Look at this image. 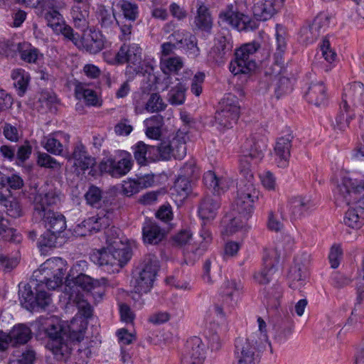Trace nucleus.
<instances>
[{"instance_id":"obj_1","label":"nucleus","mask_w":364,"mask_h":364,"mask_svg":"<svg viewBox=\"0 0 364 364\" xmlns=\"http://www.w3.org/2000/svg\"><path fill=\"white\" fill-rule=\"evenodd\" d=\"M60 201V192L55 188H50L45 193H37L33 203V220L42 222L47 230L60 235L67 227L65 218L60 213L50 209Z\"/></svg>"},{"instance_id":"obj_2","label":"nucleus","mask_w":364,"mask_h":364,"mask_svg":"<svg viewBox=\"0 0 364 364\" xmlns=\"http://www.w3.org/2000/svg\"><path fill=\"white\" fill-rule=\"evenodd\" d=\"M240 178L237 186V196L232 204V211L252 213L254 204L258 200L259 191L255 184L252 171L240 170Z\"/></svg>"},{"instance_id":"obj_3","label":"nucleus","mask_w":364,"mask_h":364,"mask_svg":"<svg viewBox=\"0 0 364 364\" xmlns=\"http://www.w3.org/2000/svg\"><path fill=\"white\" fill-rule=\"evenodd\" d=\"M65 271V262L60 257H53L42 264L34 276L38 284L54 290L62 284Z\"/></svg>"},{"instance_id":"obj_4","label":"nucleus","mask_w":364,"mask_h":364,"mask_svg":"<svg viewBox=\"0 0 364 364\" xmlns=\"http://www.w3.org/2000/svg\"><path fill=\"white\" fill-rule=\"evenodd\" d=\"M243 291V284L239 279H226L219 289L220 304H215L214 311L220 319H225L228 313L237 305Z\"/></svg>"},{"instance_id":"obj_5","label":"nucleus","mask_w":364,"mask_h":364,"mask_svg":"<svg viewBox=\"0 0 364 364\" xmlns=\"http://www.w3.org/2000/svg\"><path fill=\"white\" fill-rule=\"evenodd\" d=\"M338 203H345L357 210L364 208V181L343 177L335 191Z\"/></svg>"},{"instance_id":"obj_6","label":"nucleus","mask_w":364,"mask_h":364,"mask_svg":"<svg viewBox=\"0 0 364 364\" xmlns=\"http://www.w3.org/2000/svg\"><path fill=\"white\" fill-rule=\"evenodd\" d=\"M264 341V336L256 339V335L237 338L235 342V364H257L259 362V352L266 348L263 346Z\"/></svg>"},{"instance_id":"obj_7","label":"nucleus","mask_w":364,"mask_h":364,"mask_svg":"<svg viewBox=\"0 0 364 364\" xmlns=\"http://www.w3.org/2000/svg\"><path fill=\"white\" fill-rule=\"evenodd\" d=\"M159 269V262L155 255L145 256L137 276L132 281L134 291L138 294L150 291Z\"/></svg>"},{"instance_id":"obj_8","label":"nucleus","mask_w":364,"mask_h":364,"mask_svg":"<svg viewBox=\"0 0 364 364\" xmlns=\"http://www.w3.org/2000/svg\"><path fill=\"white\" fill-rule=\"evenodd\" d=\"M266 147L264 137L255 134L246 139L240 148L239 169L252 171V164H256L263 158Z\"/></svg>"},{"instance_id":"obj_9","label":"nucleus","mask_w":364,"mask_h":364,"mask_svg":"<svg viewBox=\"0 0 364 364\" xmlns=\"http://www.w3.org/2000/svg\"><path fill=\"white\" fill-rule=\"evenodd\" d=\"M240 107L236 96L228 93L220 100L215 114V122L218 129H230L235 124L240 116Z\"/></svg>"},{"instance_id":"obj_10","label":"nucleus","mask_w":364,"mask_h":364,"mask_svg":"<svg viewBox=\"0 0 364 364\" xmlns=\"http://www.w3.org/2000/svg\"><path fill=\"white\" fill-rule=\"evenodd\" d=\"M187 134L178 130L171 140H163L154 146V154L157 161L168 160L171 157L182 159L186 155Z\"/></svg>"},{"instance_id":"obj_11","label":"nucleus","mask_w":364,"mask_h":364,"mask_svg":"<svg viewBox=\"0 0 364 364\" xmlns=\"http://www.w3.org/2000/svg\"><path fill=\"white\" fill-rule=\"evenodd\" d=\"M259 44L255 42L246 43L237 49L235 60L230 64V71L235 75L248 74L255 70L257 64L255 55L259 48Z\"/></svg>"},{"instance_id":"obj_12","label":"nucleus","mask_w":364,"mask_h":364,"mask_svg":"<svg viewBox=\"0 0 364 364\" xmlns=\"http://www.w3.org/2000/svg\"><path fill=\"white\" fill-rule=\"evenodd\" d=\"M133 165L131 154L126 151H119L117 158L108 157L100 163V170L113 177H121L130 171Z\"/></svg>"},{"instance_id":"obj_13","label":"nucleus","mask_w":364,"mask_h":364,"mask_svg":"<svg viewBox=\"0 0 364 364\" xmlns=\"http://www.w3.org/2000/svg\"><path fill=\"white\" fill-rule=\"evenodd\" d=\"M45 335L49 338L46 347L55 356L57 360H63L69 354L70 348L61 336L60 328L50 323L44 330Z\"/></svg>"},{"instance_id":"obj_14","label":"nucleus","mask_w":364,"mask_h":364,"mask_svg":"<svg viewBox=\"0 0 364 364\" xmlns=\"http://www.w3.org/2000/svg\"><path fill=\"white\" fill-rule=\"evenodd\" d=\"M219 18L222 23L238 31L253 29L256 27L255 23L251 21L248 16L238 12L232 4L228 5L224 11L220 12Z\"/></svg>"},{"instance_id":"obj_15","label":"nucleus","mask_w":364,"mask_h":364,"mask_svg":"<svg viewBox=\"0 0 364 364\" xmlns=\"http://www.w3.org/2000/svg\"><path fill=\"white\" fill-rule=\"evenodd\" d=\"M341 107L354 109L364 105V85L361 82H353L343 88Z\"/></svg>"},{"instance_id":"obj_16","label":"nucleus","mask_w":364,"mask_h":364,"mask_svg":"<svg viewBox=\"0 0 364 364\" xmlns=\"http://www.w3.org/2000/svg\"><path fill=\"white\" fill-rule=\"evenodd\" d=\"M205 358V345L200 338L193 336L188 339L181 364H203Z\"/></svg>"},{"instance_id":"obj_17","label":"nucleus","mask_w":364,"mask_h":364,"mask_svg":"<svg viewBox=\"0 0 364 364\" xmlns=\"http://www.w3.org/2000/svg\"><path fill=\"white\" fill-rule=\"evenodd\" d=\"M277 252L274 250L265 253L263 257V267L253 274L255 283L260 285L267 284L275 272V266L279 262Z\"/></svg>"},{"instance_id":"obj_18","label":"nucleus","mask_w":364,"mask_h":364,"mask_svg":"<svg viewBox=\"0 0 364 364\" xmlns=\"http://www.w3.org/2000/svg\"><path fill=\"white\" fill-rule=\"evenodd\" d=\"M316 207V203L308 197L294 196L289 199L287 208L291 220L301 219L310 214Z\"/></svg>"},{"instance_id":"obj_19","label":"nucleus","mask_w":364,"mask_h":364,"mask_svg":"<svg viewBox=\"0 0 364 364\" xmlns=\"http://www.w3.org/2000/svg\"><path fill=\"white\" fill-rule=\"evenodd\" d=\"M68 161L73 162V167L77 171H85L93 167L95 159L89 154L86 146L81 142L77 143L71 154L66 156Z\"/></svg>"},{"instance_id":"obj_20","label":"nucleus","mask_w":364,"mask_h":364,"mask_svg":"<svg viewBox=\"0 0 364 364\" xmlns=\"http://www.w3.org/2000/svg\"><path fill=\"white\" fill-rule=\"evenodd\" d=\"M232 47L230 38L224 36H218L215 38L214 46L208 54V60L218 65L223 64Z\"/></svg>"},{"instance_id":"obj_21","label":"nucleus","mask_w":364,"mask_h":364,"mask_svg":"<svg viewBox=\"0 0 364 364\" xmlns=\"http://www.w3.org/2000/svg\"><path fill=\"white\" fill-rule=\"evenodd\" d=\"M328 23L329 18L327 15L319 14L314 18L311 24L301 28V41L306 44L312 43L328 26Z\"/></svg>"},{"instance_id":"obj_22","label":"nucleus","mask_w":364,"mask_h":364,"mask_svg":"<svg viewBox=\"0 0 364 364\" xmlns=\"http://www.w3.org/2000/svg\"><path fill=\"white\" fill-rule=\"evenodd\" d=\"M114 60L117 64L138 65L141 60V48L135 43H124L116 53Z\"/></svg>"},{"instance_id":"obj_23","label":"nucleus","mask_w":364,"mask_h":364,"mask_svg":"<svg viewBox=\"0 0 364 364\" xmlns=\"http://www.w3.org/2000/svg\"><path fill=\"white\" fill-rule=\"evenodd\" d=\"M287 33L286 29L279 25L276 26V51L274 54L275 63L273 67V72L275 75L281 74L283 70V55L287 47Z\"/></svg>"},{"instance_id":"obj_24","label":"nucleus","mask_w":364,"mask_h":364,"mask_svg":"<svg viewBox=\"0 0 364 364\" xmlns=\"http://www.w3.org/2000/svg\"><path fill=\"white\" fill-rule=\"evenodd\" d=\"M283 0H264L255 4L252 8L255 18L259 21H267L280 9Z\"/></svg>"},{"instance_id":"obj_25","label":"nucleus","mask_w":364,"mask_h":364,"mask_svg":"<svg viewBox=\"0 0 364 364\" xmlns=\"http://www.w3.org/2000/svg\"><path fill=\"white\" fill-rule=\"evenodd\" d=\"M95 280L85 274H80L72 280H67L64 292L68 296H71L72 293L84 295L82 291H89L93 289Z\"/></svg>"},{"instance_id":"obj_26","label":"nucleus","mask_w":364,"mask_h":364,"mask_svg":"<svg viewBox=\"0 0 364 364\" xmlns=\"http://www.w3.org/2000/svg\"><path fill=\"white\" fill-rule=\"evenodd\" d=\"M112 213L100 211L95 216L85 220L78 225V228H84L89 233L97 232L107 228L111 224Z\"/></svg>"},{"instance_id":"obj_27","label":"nucleus","mask_w":364,"mask_h":364,"mask_svg":"<svg viewBox=\"0 0 364 364\" xmlns=\"http://www.w3.org/2000/svg\"><path fill=\"white\" fill-rule=\"evenodd\" d=\"M166 236V231L156 221L146 219L142 225V239L145 244L157 245Z\"/></svg>"},{"instance_id":"obj_28","label":"nucleus","mask_w":364,"mask_h":364,"mask_svg":"<svg viewBox=\"0 0 364 364\" xmlns=\"http://www.w3.org/2000/svg\"><path fill=\"white\" fill-rule=\"evenodd\" d=\"M293 136L288 134L285 136L278 138L274 146V155L277 166L285 168L289 164L291 155V140Z\"/></svg>"},{"instance_id":"obj_29","label":"nucleus","mask_w":364,"mask_h":364,"mask_svg":"<svg viewBox=\"0 0 364 364\" xmlns=\"http://www.w3.org/2000/svg\"><path fill=\"white\" fill-rule=\"evenodd\" d=\"M112 12H117L129 22H134L139 15L138 4L132 0H112Z\"/></svg>"},{"instance_id":"obj_30","label":"nucleus","mask_w":364,"mask_h":364,"mask_svg":"<svg viewBox=\"0 0 364 364\" xmlns=\"http://www.w3.org/2000/svg\"><path fill=\"white\" fill-rule=\"evenodd\" d=\"M196 6L197 11L193 21L196 28L208 34L211 33L213 21L208 7L201 1H197Z\"/></svg>"},{"instance_id":"obj_31","label":"nucleus","mask_w":364,"mask_h":364,"mask_svg":"<svg viewBox=\"0 0 364 364\" xmlns=\"http://www.w3.org/2000/svg\"><path fill=\"white\" fill-rule=\"evenodd\" d=\"M220 206V203L218 196L206 195L201 199L198 205L199 217L203 221L213 220Z\"/></svg>"},{"instance_id":"obj_32","label":"nucleus","mask_w":364,"mask_h":364,"mask_svg":"<svg viewBox=\"0 0 364 364\" xmlns=\"http://www.w3.org/2000/svg\"><path fill=\"white\" fill-rule=\"evenodd\" d=\"M80 46L90 53L96 54L104 48L105 38L100 32L90 30L82 36L78 46Z\"/></svg>"},{"instance_id":"obj_33","label":"nucleus","mask_w":364,"mask_h":364,"mask_svg":"<svg viewBox=\"0 0 364 364\" xmlns=\"http://www.w3.org/2000/svg\"><path fill=\"white\" fill-rule=\"evenodd\" d=\"M70 14L75 27L85 32L89 28L90 3L74 4Z\"/></svg>"},{"instance_id":"obj_34","label":"nucleus","mask_w":364,"mask_h":364,"mask_svg":"<svg viewBox=\"0 0 364 364\" xmlns=\"http://www.w3.org/2000/svg\"><path fill=\"white\" fill-rule=\"evenodd\" d=\"M306 97L309 103L316 107L326 106L328 102L326 87L321 81L311 83Z\"/></svg>"},{"instance_id":"obj_35","label":"nucleus","mask_w":364,"mask_h":364,"mask_svg":"<svg viewBox=\"0 0 364 364\" xmlns=\"http://www.w3.org/2000/svg\"><path fill=\"white\" fill-rule=\"evenodd\" d=\"M94 262L101 267H105V271L108 272H119L120 268L109 247H107L92 256Z\"/></svg>"},{"instance_id":"obj_36","label":"nucleus","mask_w":364,"mask_h":364,"mask_svg":"<svg viewBox=\"0 0 364 364\" xmlns=\"http://www.w3.org/2000/svg\"><path fill=\"white\" fill-rule=\"evenodd\" d=\"M132 150L135 160L141 166L146 165L149 161H157V156L154 154V146L138 141L132 146Z\"/></svg>"},{"instance_id":"obj_37","label":"nucleus","mask_w":364,"mask_h":364,"mask_svg":"<svg viewBox=\"0 0 364 364\" xmlns=\"http://www.w3.org/2000/svg\"><path fill=\"white\" fill-rule=\"evenodd\" d=\"M203 182L208 188L213 189L217 195H220L227 191L230 186V181L228 178H219L212 171H208L204 173Z\"/></svg>"},{"instance_id":"obj_38","label":"nucleus","mask_w":364,"mask_h":364,"mask_svg":"<svg viewBox=\"0 0 364 364\" xmlns=\"http://www.w3.org/2000/svg\"><path fill=\"white\" fill-rule=\"evenodd\" d=\"M10 344L14 346L26 344L32 337L30 328L25 324L14 326L9 331Z\"/></svg>"},{"instance_id":"obj_39","label":"nucleus","mask_w":364,"mask_h":364,"mask_svg":"<svg viewBox=\"0 0 364 364\" xmlns=\"http://www.w3.org/2000/svg\"><path fill=\"white\" fill-rule=\"evenodd\" d=\"M355 117V114L354 109L343 108L340 103L339 111L335 117V121L332 124L333 129L336 132H345L348 128H349L350 123Z\"/></svg>"},{"instance_id":"obj_40","label":"nucleus","mask_w":364,"mask_h":364,"mask_svg":"<svg viewBox=\"0 0 364 364\" xmlns=\"http://www.w3.org/2000/svg\"><path fill=\"white\" fill-rule=\"evenodd\" d=\"M262 294L264 296L263 302L267 308L276 309L280 306L283 289L279 284H274L268 289H264Z\"/></svg>"},{"instance_id":"obj_41","label":"nucleus","mask_w":364,"mask_h":364,"mask_svg":"<svg viewBox=\"0 0 364 364\" xmlns=\"http://www.w3.org/2000/svg\"><path fill=\"white\" fill-rule=\"evenodd\" d=\"M75 94L77 98L84 99L89 106L100 107L102 103L95 91L88 89L85 85L77 82L75 85Z\"/></svg>"},{"instance_id":"obj_42","label":"nucleus","mask_w":364,"mask_h":364,"mask_svg":"<svg viewBox=\"0 0 364 364\" xmlns=\"http://www.w3.org/2000/svg\"><path fill=\"white\" fill-rule=\"evenodd\" d=\"M343 223L352 229H360L364 225V207L357 210L350 206L345 213Z\"/></svg>"},{"instance_id":"obj_43","label":"nucleus","mask_w":364,"mask_h":364,"mask_svg":"<svg viewBox=\"0 0 364 364\" xmlns=\"http://www.w3.org/2000/svg\"><path fill=\"white\" fill-rule=\"evenodd\" d=\"M200 236L203 241L199 247L195 250L187 248L185 252L186 258L191 260L198 259L206 250L208 245L212 241V235L210 230L205 228H203L200 232Z\"/></svg>"},{"instance_id":"obj_44","label":"nucleus","mask_w":364,"mask_h":364,"mask_svg":"<svg viewBox=\"0 0 364 364\" xmlns=\"http://www.w3.org/2000/svg\"><path fill=\"white\" fill-rule=\"evenodd\" d=\"M285 72V68L283 67V70L281 74L275 75L272 71V75L277 77L273 79V83L272 87L274 89V93L277 98H279L282 96L289 93L292 90V85L291 80L284 76H281Z\"/></svg>"},{"instance_id":"obj_45","label":"nucleus","mask_w":364,"mask_h":364,"mask_svg":"<svg viewBox=\"0 0 364 364\" xmlns=\"http://www.w3.org/2000/svg\"><path fill=\"white\" fill-rule=\"evenodd\" d=\"M163 117L161 115H154L144 121L146 127V134L149 138L158 139L161 136V127L163 124Z\"/></svg>"},{"instance_id":"obj_46","label":"nucleus","mask_w":364,"mask_h":364,"mask_svg":"<svg viewBox=\"0 0 364 364\" xmlns=\"http://www.w3.org/2000/svg\"><path fill=\"white\" fill-rule=\"evenodd\" d=\"M70 303L75 304L79 312L85 318H90L92 316V307L90 303L85 299L84 295L77 294L75 292L72 293L71 296H68Z\"/></svg>"},{"instance_id":"obj_47","label":"nucleus","mask_w":364,"mask_h":364,"mask_svg":"<svg viewBox=\"0 0 364 364\" xmlns=\"http://www.w3.org/2000/svg\"><path fill=\"white\" fill-rule=\"evenodd\" d=\"M172 195H176L182 200L188 197L192 191V184L190 179L186 177H178L172 188Z\"/></svg>"},{"instance_id":"obj_48","label":"nucleus","mask_w":364,"mask_h":364,"mask_svg":"<svg viewBox=\"0 0 364 364\" xmlns=\"http://www.w3.org/2000/svg\"><path fill=\"white\" fill-rule=\"evenodd\" d=\"M68 328L70 339L80 342L84 338L87 322L81 318H73Z\"/></svg>"},{"instance_id":"obj_49","label":"nucleus","mask_w":364,"mask_h":364,"mask_svg":"<svg viewBox=\"0 0 364 364\" xmlns=\"http://www.w3.org/2000/svg\"><path fill=\"white\" fill-rule=\"evenodd\" d=\"M11 78L14 80V85L17 90V94L22 97L28 87V76L21 69H16L12 71Z\"/></svg>"},{"instance_id":"obj_50","label":"nucleus","mask_w":364,"mask_h":364,"mask_svg":"<svg viewBox=\"0 0 364 364\" xmlns=\"http://www.w3.org/2000/svg\"><path fill=\"white\" fill-rule=\"evenodd\" d=\"M237 213V212H235ZM238 215H234L232 218H228L229 223L226 225V232L232 234L237 230L243 228L248 219L251 216L252 213H237Z\"/></svg>"},{"instance_id":"obj_51","label":"nucleus","mask_w":364,"mask_h":364,"mask_svg":"<svg viewBox=\"0 0 364 364\" xmlns=\"http://www.w3.org/2000/svg\"><path fill=\"white\" fill-rule=\"evenodd\" d=\"M85 198L88 205L99 208L104 202L103 192L99 187L92 185L85 193Z\"/></svg>"},{"instance_id":"obj_52","label":"nucleus","mask_w":364,"mask_h":364,"mask_svg":"<svg viewBox=\"0 0 364 364\" xmlns=\"http://www.w3.org/2000/svg\"><path fill=\"white\" fill-rule=\"evenodd\" d=\"M114 257H116L117 262L119 268L121 269L132 257L131 249L125 244L122 243V245H114L109 247Z\"/></svg>"},{"instance_id":"obj_53","label":"nucleus","mask_w":364,"mask_h":364,"mask_svg":"<svg viewBox=\"0 0 364 364\" xmlns=\"http://www.w3.org/2000/svg\"><path fill=\"white\" fill-rule=\"evenodd\" d=\"M185 86L179 82L175 87H172L168 93V102L172 105H183L186 100Z\"/></svg>"},{"instance_id":"obj_54","label":"nucleus","mask_w":364,"mask_h":364,"mask_svg":"<svg viewBox=\"0 0 364 364\" xmlns=\"http://www.w3.org/2000/svg\"><path fill=\"white\" fill-rule=\"evenodd\" d=\"M35 301H33V310L45 309L51 303L50 294L43 289L42 285L38 284L35 288Z\"/></svg>"},{"instance_id":"obj_55","label":"nucleus","mask_w":364,"mask_h":364,"mask_svg":"<svg viewBox=\"0 0 364 364\" xmlns=\"http://www.w3.org/2000/svg\"><path fill=\"white\" fill-rule=\"evenodd\" d=\"M183 66V61L179 57L161 58L160 68L164 74L177 73Z\"/></svg>"},{"instance_id":"obj_56","label":"nucleus","mask_w":364,"mask_h":364,"mask_svg":"<svg viewBox=\"0 0 364 364\" xmlns=\"http://www.w3.org/2000/svg\"><path fill=\"white\" fill-rule=\"evenodd\" d=\"M42 144L48 152L53 155L60 156L63 154V145L54 135H48L45 137Z\"/></svg>"},{"instance_id":"obj_57","label":"nucleus","mask_w":364,"mask_h":364,"mask_svg":"<svg viewBox=\"0 0 364 364\" xmlns=\"http://www.w3.org/2000/svg\"><path fill=\"white\" fill-rule=\"evenodd\" d=\"M17 52L20 53L21 60L28 63H36L39 55L38 49L26 43H21V48L17 49Z\"/></svg>"},{"instance_id":"obj_58","label":"nucleus","mask_w":364,"mask_h":364,"mask_svg":"<svg viewBox=\"0 0 364 364\" xmlns=\"http://www.w3.org/2000/svg\"><path fill=\"white\" fill-rule=\"evenodd\" d=\"M58 8L56 0H40L34 9L38 16L46 17L50 13L58 11Z\"/></svg>"},{"instance_id":"obj_59","label":"nucleus","mask_w":364,"mask_h":364,"mask_svg":"<svg viewBox=\"0 0 364 364\" xmlns=\"http://www.w3.org/2000/svg\"><path fill=\"white\" fill-rule=\"evenodd\" d=\"M166 105L159 93H152L148 99L145 109L149 112H159L164 110Z\"/></svg>"},{"instance_id":"obj_60","label":"nucleus","mask_w":364,"mask_h":364,"mask_svg":"<svg viewBox=\"0 0 364 364\" xmlns=\"http://www.w3.org/2000/svg\"><path fill=\"white\" fill-rule=\"evenodd\" d=\"M120 233V230L114 226H108L107 228H105L106 243L107 245V247L122 245V240L119 237Z\"/></svg>"},{"instance_id":"obj_61","label":"nucleus","mask_w":364,"mask_h":364,"mask_svg":"<svg viewBox=\"0 0 364 364\" xmlns=\"http://www.w3.org/2000/svg\"><path fill=\"white\" fill-rule=\"evenodd\" d=\"M35 294L29 284L25 285L19 289V298L21 304L29 310H33V301Z\"/></svg>"},{"instance_id":"obj_62","label":"nucleus","mask_w":364,"mask_h":364,"mask_svg":"<svg viewBox=\"0 0 364 364\" xmlns=\"http://www.w3.org/2000/svg\"><path fill=\"white\" fill-rule=\"evenodd\" d=\"M21 48V43H15L12 41L6 40L0 38V54L7 57H14L17 52V49Z\"/></svg>"},{"instance_id":"obj_63","label":"nucleus","mask_w":364,"mask_h":364,"mask_svg":"<svg viewBox=\"0 0 364 364\" xmlns=\"http://www.w3.org/2000/svg\"><path fill=\"white\" fill-rule=\"evenodd\" d=\"M98 21L102 28H110L115 21L114 12L111 14L105 6H102L98 11Z\"/></svg>"},{"instance_id":"obj_64","label":"nucleus","mask_w":364,"mask_h":364,"mask_svg":"<svg viewBox=\"0 0 364 364\" xmlns=\"http://www.w3.org/2000/svg\"><path fill=\"white\" fill-rule=\"evenodd\" d=\"M45 18L48 22V26L50 27L54 32L58 33L59 31H62L61 28L65 21L59 11H53L46 16Z\"/></svg>"}]
</instances>
